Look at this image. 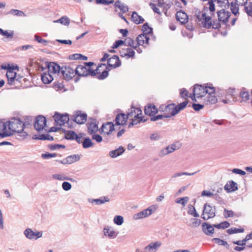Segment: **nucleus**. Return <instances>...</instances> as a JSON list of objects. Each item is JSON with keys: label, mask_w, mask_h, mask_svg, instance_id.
Instances as JSON below:
<instances>
[{"label": "nucleus", "mask_w": 252, "mask_h": 252, "mask_svg": "<svg viewBox=\"0 0 252 252\" xmlns=\"http://www.w3.org/2000/svg\"><path fill=\"white\" fill-rule=\"evenodd\" d=\"M125 150L122 146H120L118 149L109 152V156L114 158L122 155L125 152Z\"/></svg>", "instance_id": "27"}, {"label": "nucleus", "mask_w": 252, "mask_h": 252, "mask_svg": "<svg viewBox=\"0 0 252 252\" xmlns=\"http://www.w3.org/2000/svg\"><path fill=\"white\" fill-rule=\"evenodd\" d=\"M224 189L228 192L234 191L238 189L237 184L232 180L229 181L225 185Z\"/></svg>", "instance_id": "25"}, {"label": "nucleus", "mask_w": 252, "mask_h": 252, "mask_svg": "<svg viewBox=\"0 0 252 252\" xmlns=\"http://www.w3.org/2000/svg\"><path fill=\"white\" fill-rule=\"evenodd\" d=\"M15 68H18V66H11L10 65H8V70L6 73V76L7 78L8 84L9 85L13 84L15 80L16 73L13 71V70L15 69Z\"/></svg>", "instance_id": "9"}, {"label": "nucleus", "mask_w": 252, "mask_h": 252, "mask_svg": "<svg viewBox=\"0 0 252 252\" xmlns=\"http://www.w3.org/2000/svg\"><path fill=\"white\" fill-rule=\"evenodd\" d=\"M104 235L110 239H114L117 236V233L113 228L107 226L103 229Z\"/></svg>", "instance_id": "23"}, {"label": "nucleus", "mask_w": 252, "mask_h": 252, "mask_svg": "<svg viewBox=\"0 0 252 252\" xmlns=\"http://www.w3.org/2000/svg\"><path fill=\"white\" fill-rule=\"evenodd\" d=\"M75 69L76 75L79 76H87L88 75V68L82 65H78Z\"/></svg>", "instance_id": "22"}, {"label": "nucleus", "mask_w": 252, "mask_h": 252, "mask_svg": "<svg viewBox=\"0 0 252 252\" xmlns=\"http://www.w3.org/2000/svg\"><path fill=\"white\" fill-rule=\"evenodd\" d=\"M54 22L60 23L64 25H68L70 23L69 19L66 16L62 17L60 19L55 21Z\"/></svg>", "instance_id": "50"}, {"label": "nucleus", "mask_w": 252, "mask_h": 252, "mask_svg": "<svg viewBox=\"0 0 252 252\" xmlns=\"http://www.w3.org/2000/svg\"><path fill=\"white\" fill-rule=\"evenodd\" d=\"M188 103V101H185L177 105H175V110L173 113L172 114L176 115L181 110L184 109Z\"/></svg>", "instance_id": "35"}, {"label": "nucleus", "mask_w": 252, "mask_h": 252, "mask_svg": "<svg viewBox=\"0 0 252 252\" xmlns=\"http://www.w3.org/2000/svg\"><path fill=\"white\" fill-rule=\"evenodd\" d=\"M87 117L86 114H81V112H77L73 116V120L78 124H83L86 122Z\"/></svg>", "instance_id": "14"}, {"label": "nucleus", "mask_w": 252, "mask_h": 252, "mask_svg": "<svg viewBox=\"0 0 252 252\" xmlns=\"http://www.w3.org/2000/svg\"><path fill=\"white\" fill-rule=\"evenodd\" d=\"M12 135L11 132H8L7 130V126L6 123L0 122V137L4 138Z\"/></svg>", "instance_id": "24"}, {"label": "nucleus", "mask_w": 252, "mask_h": 252, "mask_svg": "<svg viewBox=\"0 0 252 252\" xmlns=\"http://www.w3.org/2000/svg\"><path fill=\"white\" fill-rule=\"evenodd\" d=\"M223 216L226 219L229 217H233L234 216V213L232 210H228L226 209H224L223 211Z\"/></svg>", "instance_id": "58"}, {"label": "nucleus", "mask_w": 252, "mask_h": 252, "mask_svg": "<svg viewBox=\"0 0 252 252\" xmlns=\"http://www.w3.org/2000/svg\"><path fill=\"white\" fill-rule=\"evenodd\" d=\"M196 19L201 23V26L205 28L218 29L220 27V22L216 20L213 21L212 23L211 17L207 16L205 12H202L201 15L200 12H198V14L196 15Z\"/></svg>", "instance_id": "2"}, {"label": "nucleus", "mask_w": 252, "mask_h": 252, "mask_svg": "<svg viewBox=\"0 0 252 252\" xmlns=\"http://www.w3.org/2000/svg\"><path fill=\"white\" fill-rule=\"evenodd\" d=\"M46 125V119L43 116L36 117L34 124V128L38 131L42 130Z\"/></svg>", "instance_id": "6"}, {"label": "nucleus", "mask_w": 252, "mask_h": 252, "mask_svg": "<svg viewBox=\"0 0 252 252\" xmlns=\"http://www.w3.org/2000/svg\"><path fill=\"white\" fill-rule=\"evenodd\" d=\"M131 20L136 24L142 23L144 21V19L135 11L132 12Z\"/></svg>", "instance_id": "32"}, {"label": "nucleus", "mask_w": 252, "mask_h": 252, "mask_svg": "<svg viewBox=\"0 0 252 252\" xmlns=\"http://www.w3.org/2000/svg\"><path fill=\"white\" fill-rule=\"evenodd\" d=\"M244 231L243 228H231L227 230V232L229 234H232L237 233H242Z\"/></svg>", "instance_id": "51"}, {"label": "nucleus", "mask_w": 252, "mask_h": 252, "mask_svg": "<svg viewBox=\"0 0 252 252\" xmlns=\"http://www.w3.org/2000/svg\"><path fill=\"white\" fill-rule=\"evenodd\" d=\"M136 39L139 45H143L145 43L148 44L149 38L146 34H141L138 36Z\"/></svg>", "instance_id": "30"}, {"label": "nucleus", "mask_w": 252, "mask_h": 252, "mask_svg": "<svg viewBox=\"0 0 252 252\" xmlns=\"http://www.w3.org/2000/svg\"><path fill=\"white\" fill-rule=\"evenodd\" d=\"M198 171L194 172L191 173L186 172H179L176 173L172 175V178H175L181 176L182 175H188V176H192L196 174Z\"/></svg>", "instance_id": "52"}, {"label": "nucleus", "mask_w": 252, "mask_h": 252, "mask_svg": "<svg viewBox=\"0 0 252 252\" xmlns=\"http://www.w3.org/2000/svg\"><path fill=\"white\" fill-rule=\"evenodd\" d=\"M107 63L109 67L116 68L121 65V63L119 57L116 55H114L111 58L108 59Z\"/></svg>", "instance_id": "15"}, {"label": "nucleus", "mask_w": 252, "mask_h": 252, "mask_svg": "<svg viewBox=\"0 0 252 252\" xmlns=\"http://www.w3.org/2000/svg\"><path fill=\"white\" fill-rule=\"evenodd\" d=\"M9 13L17 16L23 17L26 16L22 11L17 9H12L9 12Z\"/></svg>", "instance_id": "48"}, {"label": "nucleus", "mask_w": 252, "mask_h": 252, "mask_svg": "<svg viewBox=\"0 0 252 252\" xmlns=\"http://www.w3.org/2000/svg\"><path fill=\"white\" fill-rule=\"evenodd\" d=\"M129 119L131 120V122L129 123L128 127H131L134 125H136L141 122L143 121L144 122L146 121L145 120H143L142 118L140 116H138V118H134V119H133V118H131Z\"/></svg>", "instance_id": "39"}, {"label": "nucleus", "mask_w": 252, "mask_h": 252, "mask_svg": "<svg viewBox=\"0 0 252 252\" xmlns=\"http://www.w3.org/2000/svg\"><path fill=\"white\" fill-rule=\"evenodd\" d=\"M154 210L153 209L152 207H149L146 209H144L143 211L135 214L133 216V219L134 220H139L150 216L154 212Z\"/></svg>", "instance_id": "8"}, {"label": "nucleus", "mask_w": 252, "mask_h": 252, "mask_svg": "<svg viewBox=\"0 0 252 252\" xmlns=\"http://www.w3.org/2000/svg\"><path fill=\"white\" fill-rule=\"evenodd\" d=\"M114 6L118 8L123 13H125L128 11V7L125 4L122 3L120 0H117L114 4Z\"/></svg>", "instance_id": "33"}, {"label": "nucleus", "mask_w": 252, "mask_h": 252, "mask_svg": "<svg viewBox=\"0 0 252 252\" xmlns=\"http://www.w3.org/2000/svg\"><path fill=\"white\" fill-rule=\"evenodd\" d=\"M202 229L203 232L208 235H211L214 233V228L211 225L208 224L206 222H204L202 224Z\"/></svg>", "instance_id": "29"}, {"label": "nucleus", "mask_w": 252, "mask_h": 252, "mask_svg": "<svg viewBox=\"0 0 252 252\" xmlns=\"http://www.w3.org/2000/svg\"><path fill=\"white\" fill-rule=\"evenodd\" d=\"M109 71V69L106 64L101 63L96 69V71L98 74L96 77L99 80H103L108 76Z\"/></svg>", "instance_id": "5"}, {"label": "nucleus", "mask_w": 252, "mask_h": 252, "mask_svg": "<svg viewBox=\"0 0 252 252\" xmlns=\"http://www.w3.org/2000/svg\"><path fill=\"white\" fill-rule=\"evenodd\" d=\"M65 132L64 138L67 140H74L77 134L72 130H69L65 131V130L63 129Z\"/></svg>", "instance_id": "37"}, {"label": "nucleus", "mask_w": 252, "mask_h": 252, "mask_svg": "<svg viewBox=\"0 0 252 252\" xmlns=\"http://www.w3.org/2000/svg\"><path fill=\"white\" fill-rule=\"evenodd\" d=\"M80 159V156L78 154L72 155L68 156L65 158L61 160H57V161L63 164H71L73 162L79 161Z\"/></svg>", "instance_id": "13"}, {"label": "nucleus", "mask_w": 252, "mask_h": 252, "mask_svg": "<svg viewBox=\"0 0 252 252\" xmlns=\"http://www.w3.org/2000/svg\"><path fill=\"white\" fill-rule=\"evenodd\" d=\"M218 101L217 97L215 94H208L205 99L206 104H214Z\"/></svg>", "instance_id": "34"}, {"label": "nucleus", "mask_w": 252, "mask_h": 252, "mask_svg": "<svg viewBox=\"0 0 252 252\" xmlns=\"http://www.w3.org/2000/svg\"><path fill=\"white\" fill-rule=\"evenodd\" d=\"M239 96L241 98L242 100L240 102H246L250 98L249 93L248 91H241L239 93Z\"/></svg>", "instance_id": "40"}, {"label": "nucleus", "mask_w": 252, "mask_h": 252, "mask_svg": "<svg viewBox=\"0 0 252 252\" xmlns=\"http://www.w3.org/2000/svg\"><path fill=\"white\" fill-rule=\"evenodd\" d=\"M212 241L215 242L220 246H223L225 247L227 249H229V245L228 244L227 242L222 240L220 238H215L212 239Z\"/></svg>", "instance_id": "38"}, {"label": "nucleus", "mask_w": 252, "mask_h": 252, "mask_svg": "<svg viewBox=\"0 0 252 252\" xmlns=\"http://www.w3.org/2000/svg\"><path fill=\"white\" fill-rule=\"evenodd\" d=\"M219 21L222 24H226L228 21V19L231 15V13L229 11H225L224 9L219 10L217 12Z\"/></svg>", "instance_id": "10"}, {"label": "nucleus", "mask_w": 252, "mask_h": 252, "mask_svg": "<svg viewBox=\"0 0 252 252\" xmlns=\"http://www.w3.org/2000/svg\"><path fill=\"white\" fill-rule=\"evenodd\" d=\"M62 188L63 190L68 191L71 189V185L68 182H64L62 184Z\"/></svg>", "instance_id": "64"}, {"label": "nucleus", "mask_w": 252, "mask_h": 252, "mask_svg": "<svg viewBox=\"0 0 252 252\" xmlns=\"http://www.w3.org/2000/svg\"><path fill=\"white\" fill-rule=\"evenodd\" d=\"M54 119L55 122L60 126L64 125L69 120L68 114L61 115L58 113H55Z\"/></svg>", "instance_id": "11"}, {"label": "nucleus", "mask_w": 252, "mask_h": 252, "mask_svg": "<svg viewBox=\"0 0 252 252\" xmlns=\"http://www.w3.org/2000/svg\"><path fill=\"white\" fill-rule=\"evenodd\" d=\"M165 108V114L167 116H169V118L171 116H175V115L172 114L175 111V105L174 103L166 105Z\"/></svg>", "instance_id": "31"}, {"label": "nucleus", "mask_w": 252, "mask_h": 252, "mask_svg": "<svg viewBox=\"0 0 252 252\" xmlns=\"http://www.w3.org/2000/svg\"><path fill=\"white\" fill-rule=\"evenodd\" d=\"M218 4L219 6L227 9L230 6V3L228 0H218Z\"/></svg>", "instance_id": "45"}, {"label": "nucleus", "mask_w": 252, "mask_h": 252, "mask_svg": "<svg viewBox=\"0 0 252 252\" xmlns=\"http://www.w3.org/2000/svg\"><path fill=\"white\" fill-rule=\"evenodd\" d=\"M230 9L232 13L235 15H237V14L239 13V7L236 2H231Z\"/></svg>", "instance_id": "47"}, {"label": "nucleus", "mask_w": 252, "mask_h": 252, "mask_svg": "<svg viewBox=\"0 0 252 252\" xmlns=\"http://www.w3.org/2000/svg\"><path fill=\"white\" fill-rule=\"evenodd\" d=\"M161 245V243L160 242L157 241L155 243H151L145 247L144 250L148 252H156Z\"/></svg>", "instance_id": "21"}, {"label": "nucleus", "mask_w": 252, "mask_h": 252, "mask_svg": "<svg viewBox=\"0 0 252 252\" xmlns=\"http://www.w3.org/2000/svg\"><path fill=\"white\" fill-rule=\"evenodd\" d=\"M35 139L42 140H48L49 141H53L54 140L53 137L52 136H50L49 134H40L39 135V136L38 137H35Z\"/></svg>", "instance_id": "46"}, {"label": "nucleus", "mask_w": 252, "mask_h": 252, "mask_svg": "<svg viewBox=\"0 0 252 252\" xmlns=\"http://www.w3.org/2000/svg\"><path fill=\"white\" fill-rule=\"evenodd\" d=\"M141 114L142 111L140 108L132 107L130 109H128L126 116H128V119L131 118H138V116Z\"/></svg>", "instance_id": "17"}, {"label": "nucleus", "mask_w": 252, "mask_h": 252, "mask_svg": "<svg viewBox=\"0 0 252 252\" xmlns=\"http://www.w3.org/2000/svg\"><path fill=\"white\" fill-rule=\"evenodd\" d=\"M5 123L7 128L8 129V132H11L12 135L14 133L19 134L18 135L20 137L19 138L20 140L24 139L27 136V132L24 130L26 124L19 118H12Z\"/></svg>", "instance_id": "1"}, {"label": "nucleus", "mask_w": 252, "mask_h": 252, "mask_svg": "<svg viewBox=\"0 0 252 252\" xmlns=\"http://www.w3.org/2000/svg\"><path fill=\"white\" fill-rule=\"evenodd\" d=\"M34 38L38 43H42L44 45H46V43L48 42V41L42 39L40 36L36 34L34 35Z\"/></svg>", "instance_id": "63"}, {"label": "nucleus", "mask_w": 252, "mask_h": 252, "mask_svg": "<svg viewBox=\"0 0 252 252\" xmlns=\"http://www.w3.org/2000/svg\"><path fill=\"white\" fill-rule=\"evenodd\" d=\"M0 34L2 35L3 36H6L7 38H12L14 34L13 31H11L10 32H8L7 31H3L2 29H0Z\"/></svg>", "instance_id": "54"}, {"label": "nucleus", "mask_w": 252, "mask_h": 252, "mask_svg": "<svg viewBox=\"0 0 252 252\" xmlns=\"http://www.w3.org/2000/svg\"><path fill=\"white\" fill-rule=\"evenodd\" d=\"M126 45H127L128 46H130L131 47H133L135 49L136 48V46H134V41L130 38H127L126 39L125 42Z\"/></svg>", "instance_id": "60"}, {"label": "nucleus", "mask_w": 252, "mask_h": 252, "mask_svg": "<svg viewBox=\"0 0 252 252\" xmlns=\"http://www.w3.org/2000/svg\"><path fill=\"white\" fill-rule=\"evenodd\" d=\"M144 112L146 115L152 117L158 112V109L155 105L150 103L145 107Z\"/></svg>", "instance_id": "16"}, {"label": "nucleus", "mask_w": 252, "mask_h": 252, "mask_svg": "<svg viewBox=\"0 0 252 252\" xmlns=\"http://www.w3.org/2000/svg\"><path fill=\"white\" fill-rule=\"evenodd\" d=\"M152 28L150 27L147 23H145L142 26V30L143 32V34L147 35L152 32Z\"/></svg>", "instance_id": "49"}, {"label": "nucleus", "mask_w": 252, "mask_h": 252, "mask_svg": "<svg viewBox=\"0 0 252 252\" xmlns=\"http://www.w3.org/2000/svg\"><path fill=\"white\" fill-rule=\"evenodd\" d=\"M114 2V0H96V3L97 4H102L104 5H109Z\"/></svg>", "instance_id": "62"}, {"label": "nucleus", "mask_w": 252, "mask_h": 252, "mask_svg": "<svg viewBox=\"0 0 252 252\" xmlns=\"http://www.w3.org/2000/svg\"><path fill=\"white\" fill-rule=\"evenodd\" d=\"M188 213L194 217H199V214L196 212L195 208L191 204L188 206Z\"/></svg>", "instance_id": "44"}, {"label": "nucleus", "mask_w": 252, "mask_h": 252, "mask_svg": "<svg viewBox=\"0 0 252 252\" xmlns=\"http://www.w3.org/2000/svg\"><path fill=\"white\" fill-rule=\"evenodd\" d=\"M101 130L104 133L109 134L114 130V125L112 122H108L102 125Z\"/></svg>", "instance_id": "26"}, {"label": "nucleus", "mask_w": 252, "mask_h": 252, "mask_svg": "<svg viewBox=\"0 0 252 252\" xmlns=\"http://www.w3.org/2000/svg\"><path fill=\"white\" fill-rule=\"evenodd\" d=\"M94 144L91 139L89 138H85L84 141L82 142L83 147L85 149H87L93 146Z\"/></svg>", "instance_id": "42"}, {"label": "nucleus", "mask_w": 252, "mask_h": 252, "mask_svg": "<svg viewBox=\"0 0 252 252\" xmlns=\"http://www.w3.org/2000/svg\"><path fill=\"white\" fill-rule=\"evenodd\" d=\"M109 199L108 197H102L98 199H94L92 201V203L95 202L97 205H100L104 204L105 202H108Z\"/></svg>", "instance_id": "41"}, {"label": "nucleus", "mask_w": 252, "mask_h": 252, "mask_svg": "<svg viewBox=\"0 0 252 252\" xmlns=\"http://www.w3.org/2000/svg\"><path fill=\"white\" fill-rule=\"evenodd\" d=\"M61 73L66 81L71 80L76 75L75 69L67 65H63L61 67Z\"/></svg>", "instance_id": "4"}, {"label": "nucleus", "mask_w": 252, "mask_h": 252, "mask_svg": "<svg viewBox=\"0 0 252 252\" xmlns=\"http://www.w3.org/2000/svg\"><path fill=\"white\" fill-rule=\"evenodd\" d=\"M24 233L28 239L31 240H37L42 236V232L41 231L34 232L31 228H27L24 231Z\"/></svg>", "instance_id": "7"}, {"label": "nucleus", "mask_w": 252, "mask_h": 252, "mask_svg": "<svg viewBox=\"0 0 252 252\" xmlns=\"http://www.w3.org/2000/svg\"><path fill=\"white\" fill-rule=\"evenodd\" d=\"M205 96L206 94H215V89L213 87H208L205 86Z\"/></svg>", "instance_id": "55"}, {"label": "nucleus", "mask_w": 252, "mask_h": 252, "mask_svg": "<svg viewBox=\"0 0 252 252\" xmlns=\"http://www.w3.org/2000/svg\"><path fill=\"white\" fill-rule=\"evenodd\" d=\"M176 18L182 24H185L188 21V16L183 11H179L176 14Z\"/></svg>", "instance_id": "20"}, {"label": "nucleus", "mask_w": 252, "mask_h": 252, "mask_svg": "<svg viewBox=\"0 0 252 252\" xmlns=\"http://www.w3.org/2000/svg\"><path fill=\"white\" fill-rule=\"evenodd\" d=\"M114 222L117 225H122L124 222L123 217L121 216H116L114 219Z\"/></svg>", "instance_id": "56"}, {"label": "nucleus", "mask_w": 252, "mask_h": 252, "mask_svg": "<svg viewBox=\"0 0 252 252\" xmlns=\"http://www.w3.org/2000/svg\"><path fill=\"white\" fill-rule=\"evenodd\" d=\"M53 74L49 72H44L41 75L42 81L44 84H50L54 79Z\"/></svg>", "instance_id": "28"}, {"label": "nucleus", "mask_w": 252, "mask_h": 252, "mask_svg": "<svg viewBox=\"0 0 252 252\" xmlns=\"http://www.w3.org/2000/svg\"><path fill=\"white\" fill-rule=\"evenodd\" d=\"M57 154L56 153H46L45 154H42L41 155V157L44 159H48L52 158H54L57 156Z\"/></svg>", "instance_id": "61"}, {"label": "nucleus", "mask_w": 252, "mask_h": 252, "mask_svg": "<svg viewBox=\"0 0 252 252\" xmlns=\"http://www.w3.org/2000/svg\"><path fill=\"white\" fill-rule=\"evenodd\" d=\"M216 209L207 203L204 205L201 218L204 220H208L215 216Z\"/></svg>", "instance_id": "3"}, {"label": "nucleus", "mask_w": 252, "mask_h": 252, "mask_svg": "<svg viewBox=\"0 0 252 252\" xmlns=\"http://www.w3.org/2000/svg\"><path fill=\"white\" fill-rule=\"evenodd\" d=\"M53 178L56 180H58L60 181L65 180V179H68V177L59 174H55L52 175Z\"/></svg>", "instance_id": "57"}, {"label": "nucleus", "mask_w": 252, "mask_h": 252, "mask_svg": "<svg viewBox=\"0 0 252 252\" xmlns=\"http://www.w3.org/2000/svg\"><path fill=\"white\" fill-rule=\"evenodd\" d=\"M48 72L53 75H59L61 72V67L54 62H50L48 64Z\"/></svg>", "instance_id": "12"}, {"label": "nucleus", "mask_w": 252, "mask_h": 252, "mask_svg": "<svg viewBox=\"0 0 252 252\" xmlns=\"http://www.w3.org/2000/svg\"><path fill=\"white\" fill-rule=\"evenodd\" d=\"M127 119H128V116H127L125 114H118L115 119L116 124L119 126H124L126 124Z\"/></svg>", "instance_id": "18"}, {"label": "nucleus", "mask_w": 252, "mask_h": 252, "mask_svg": "<svg viewBox=\"0 0 252 252\" xmlns=\"http://www.w3.org/2000/svg\"><path fill=\"white\" fill-rule=\"evenodd\" d=\"M169 118V116H167L166 114H164L163 115H158L156 116H153L151 117L150 120L151 121H156L158 120H161L163 118Z\"/></svg>", "instance_id": "59"}, {"label": "nucleus", "mask_w": 252, "mask_h": 252, "mask_svg": "<svg viewBox=\"0 0 252 252\" xmlns=\"http://www.w3.org/2000/svg\"><path fill=\"white\" fill-rule=\"evenodd\" d=\"M88 132L90 134L96 132L98 130L97 125L94 122H91L88 124Z\"/></svg>", "instance_id": "36"}, {"label": "nucleus", "mask_w": 252, "mask_h": 252, "mask_svg": "<svg viewBox=\"0 0 252 252\" xmlns=\"http://www.w3.org/2000/svg\"><path fill=\"white\" fill-rule=\"evenodd\" d=\"M205 87L204 86L195 85L194 86L193 92H195L196 96L198 98L205 96Z\"/></svg>", "instance_id": "19"}, {"label": "nucleus", "mask_w": 252, "mask_h": 252, "mask_svg": "<svg viewBox=\"0 0 252 252\" xmlns=\"http://www.w3.org/2000/svg\"><path fill=\"white\" fill-rule=\"evenodd\" d=\"M189 198L188 197L179 198L175 200V202L178 204H181L184 206L189 201Z\"/></svg>", "instance_id": "53"}, {"label": "nucleus", "mask_w": 252, "mask_h": 252, "mask_svg": "<svg viewBox=\"0 0 252 252\" xmlns=\"http://www.w3.org/2000/svg\"><path fill=\"white\" fill-rule=\"evenodd\" d=\"M245 10L249 16H252V2H246L244 4Z\"/></svg>", "instance_id": "43"}]
</instances>
